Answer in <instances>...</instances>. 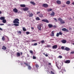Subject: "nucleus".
<instances>
[{"instance_id":"72a5a7b5","label":"nucleus","mask_w":74,"mask_h":74,"mask_svg":"<svg viewBox=\"0 0 74 74\" xmlns=\"http://www.w3.org/2000/svg\"><path fill=\"white\" fill-rule=\"evenodd\" d=\"M61 48L62 49H63V50H65V49H64V46H62L61 47Z\"/></svg>"},{"instance_id":"aec40b11","label":"nucleus","mask_w":74,"mask_h":74,"mask_svg":"<svg viewBox=\"0 0 74 74\" xmlns=\"http://www.w3.org/2000/svg\"><path fill=\"white\" fill-rule=\"evenodd\" d=\"M66 4L69 5L70 4V1H68L66 2Z\"/></svg>"},{"instance_id":"20e7f679","label":"nucleus","mask_w":74,"mask_h":74,"mask_svg":"<svg viewBox=\"0 0 74 74\" xmlns=\"http://www.w3.org/2000/svg\"><path fill=\"white\" fill-rule=\"evenodd\" d=\"M42 22H46V23H49V21L47 19H43L42 20Z\"/></svg>"},{"instance_id":"338daca9","label":"nucleus","mask_w":74,"mask_h":74,"mask_svg":"<svg viewBox=\"0 0 74 74\" xmlns=\"http://www.w3.org/2000/svg\"><path fill=\"white\" fill-rule=\"evenodd\" d=\"M58 69H60L58 67Z\"/></svg>"},{"instance_id":"a19ab883","label":"nucleus","mask_w":74,"mask_h":74,"mask_svg":"<svg viewBox=\"0 0 74 74\" xmlns=\"http://www.w3.org/2000/svg\"><path fill=\"white\" fill-rule=\"evenodd\" d=\"M33 59H36V57L35 56H33Z\"/></svg>"},{"instance_id":"4c0bfd02","label":"nucleus","mask_w":74,"mask_h":74,"mask_svg":"<svg viewBox=\"0 0 74 74\" xmlns=\"http://www.w3.org/2000/svg\"><path fill=\"white\" fill-rule=\"evenodd\" d=\"M59 34L58 33H57L56 36L57 37H58L59 36Z\"/></svg>"},{"instance_id":"58836bf2","label":"nucleus","mask_w":74,"mask_h":74,"mask_svg":"<svg viewBox=\"0 0 74 74\" xmlns=\"http://www.w3.org/2000/svg\"><path fill=\"white\" fill-rule=\"evenodd\" d=\"M47 48H50L51 47V45H47Z\"/></svg>"},{"instance_id":"680f3d73","label":"nucleus","mask_w":74,"mask_h":74,"mask_svg":"<svg viewBox=\"0 0 74 74\" xmlns=\"http://www.w3.org/2000/svg\"><path fill=\"white\" fill-rule=\"evenodd\" d=\"M72 4H73V5H74V2H73L72 3Z\"/></svg>"},{"instance_id":"69168bd1","label":"nucleus","mask_w":74,"mask_h":74,"mask_svg":"<svg viewBox=\"0 0 74 74\" xmlns=\"http://www.w3.org/2000/svg\"><path fill=\"white\" fill-rule=\"evenodd\" d=\"M63 7H65V5H64V6H63Z\"/></svg>"},{"instance_id":"a878e982","label":"nucleus","mask_w":74,"mask_h":74,"mask_svg":"<svg viewBox=\"0 0 74 74\" xmlns=\"http://www.w3.org/2000/svg\"><path fill=\"white\" fill-rule=\"evenodd\" d=\"M47 11H48L49 12L50 11H52V9H49L47 10Z\"/></svg>"},{"instance_id":"49530a36","label":"nucleus","mask_w":74,"mask_h":74,"mask_svg":"<svg viewBox=\"0 0 74 74\" xmlns=\"http://www.w3.org/2000/svg\"><path fill=\"white\" fill-rule=\"evenodd\" d=\"M24 64H25L26 66H27V63L26 62H24Z\"/></svg>"},{"instance_id":"5701e85b","label":"nucleus","mask_w":74,"mask_h":74,"mask_svg":"<svg viewBox=\"0 0 74 74\" xmlns=\"http://www.w3.org/2000/svg\"><path fill=\"white\" fill-rule=\"evenodd\" d=\"M39 16V17H40V18H42L44 17V16H43V15H42V14H40Z\"/></svg>"},{"instance_id":"0e129e2a","label":"nucleus","mask_w":74,"mask_h":74,"mask_svg":"<svg viewBox=\"0 0 74 74\" xmlns=\"http://www.w3.org/2000/svg\"><path fill=\"white\" fill-rule=\"evenodd\" d=\"M45 53H43V55H45Z\"/></svg>"},{"instance_id":"4d7b16f0","label":"nucleus","mask_w":74,"mask_h":74,"mask_svg":"<svg viewBox=\"0 0 74 74\" xmlns=\"http://www.w3.org/2000/svg\"><path fill=\"white\" fill-rule=\"evenodd\" d=\"M49 65H51V63H49L48 64Z\"/></svg>"},{"instance_id":"a211bd4d","label":"nucleus","mask_w":74,"mask_h":74,"mask_svg":"<svg viewBox=\"0 0 74 74\" xmlns=\"http://www.w3.org/2000/svg\"><path fill=\"white\" fill-rule=\"evenodd\" d=\"M0 20H4L5 19V17L2 16L0 17Z\"/></svg>"},{"instance_id":"7ed1b4c3","label":"nucleus","mask_w":74,"mask_h":74,"mask_svg":"<svg viewBox=\"0 0 74 74\" xmlns=\"http://www.w3.org/2000/svg\"><path fill=\"white\" fill-rule=\"evenodd\" d=\"M23 9L24 11H27L29 10V8L27 7H26L24 8H23Z\"/></svg>"},{"instance_id":"9d476101","label":"nucleus","mask_w":74,"mask_h":74,"mask_svg":"<svg viewBox=\"0 0 74 74\" xmlns=\"http://www.w3.org/2000/svg\"><path fill=\"white\" fill-rule=\"evenodd\" d=\"M54 31H53L51 32V34H50V36H52V37H53L54 36Z\"/></svg>"},{"instance_id":"e2e57ef3","label":"nucleus","mask_w":74,"mask_h":74,"mask_svg":"<svg viewBox=\"0 0 74 74\" xmlns=\"http://www.w3.org/2000/svg\"><path fill=\"white\" fill-rule=\"evenodd\" d=\"M32 45L34 46V44H31Z\"/></svg>"},{"instance_id":"1a4fd4ad","label":"nucleus","mask_w":74,"mask_h":74,"mask_svg":"<svg viewBox=\"0 0 74 74\" xmlns=\"http://www.w3.org/2000/svg\"><path fill=\"white\" fill-rule=\"evenodd\" d=\"M64 62L65 63H70V60H67L64 61Z\"/></svg>"},{"instance_id":"473e14b6","label":"nucleus","mask_w":74,"mask_h":74,"mask_svg":"<svg viewBox=\"0 0 74 74\" xmlns=\"http://www.w3.org/2000/svg\"><path fill=\"white\" fill-rule=\"evenodd\" d=\"M28 69L29 70H31L32 69V67L30 66H28Z\"/></svg>"},{"instance_id":"9b49d317","label":"nucleus","mask_w":74,"mask_h":74,"mask_svg":"<svg viewBox=\"0 0 74 74\" xmlns=\"http://www.w3.org/2000/svg\"><path fill=\"white\" fill-rule=\"evenodd\" d=\"M58 47V46L57 45H54L52 46V48L53 49H56Z\"/></svg>"},{"instance_id":"b1692460","label":"nucleus","mask_w":74,"mask_h":74,"mask_svg":"<svg viewBox=\"0 0 74 74\" xmlns=\"http://www.w3.org/2000/svg\"><path fill=\"white\" fill-rule=\"evenodd\" d=\"M6 22H7V21H6V20L5 19H4L2 21V22L3 23H5Z\"/></svg>"},{"instance_id":"6e6d98bb","label":"nucleus","mask_w":74,"mask_h":74,"mask_svg":"<svg viewBox=\"0 0 74 74\" xmlns=\"http://www.w3.org/2000/svg\"><path fill=\"white\" fill-rule=\"evenodd\" d=\"M32 42H34V41H36V40H33L32 41Z\"/></svg>"},{"instance_id":"6ab92c4d","label":"nucleus","mask_w":74,"mask_h":74,"mask_svg":"<svg viewBox=\"0 0 74 74\" xmlns=\"http://www.w3.org/2000/svg\"><path fill=\"white\" fill-rule=\"evenodd\" d=\"M29 17H32L33 16V14H32V13H29Z\"/></svg>"},{"instance_id":"f257e3e1","label":"nucleus","mask_w":74,"mask_h":74,"mask_svg":"<svg viewBox=\"0 0 74 74\" xmlns=\"http://www.w3.org/2000/svg\"><path fill=\"white\" fill-rule=\"evenodd\" d=\"M58 20L60 21V23L61 24H63L65 23V21H64L61 18H59L58 19Z\"/></svg>"},{"instance_id":"3c124183","label":"nucleus","mask_w":74,"mask_h":74,"mask_svg":"<svg viewBox=\"0 0 74 74\" xmlns=\"http://www.w3.org/2000/svg\"><path fill=\"white\" fill-rule=\"evenodd\" d=\"M40 13V12H38L37 13V14H39Z\"/></svg>"},{"instance_id":"ea45409f","label":"nucleus","mask_w":74,"mask_h":74,"mask_svg":"<svg viewBox=\"0 0 74 74\" xmlns=\"http://www.w3.org/2000/svg\"><path fill=\"white\" fill-rule=\"evenodd\" d=\"M26 34H29L30 32H26Z\"/></svg>"},{"instance_id":"8fccbe9b","label":"nucleus","mask_w":74,"mask_h":74,"mask_svg":"<svg viewBox=\"0 0 74 74\" xmlns=\"http://www.w3.org/2000/svg\"><path fill=\"white\" fill-rule=\"evenodd\" d=\"M4 25V24H3V23L0 24V26H2L3 25Z\"/></svg>"},{"instance_id":"4be33fe9","label":"nucleus","mask_w":74,"mask_h":74,"mask_svg":"<svg viewBox=\"0 0 74 74\" xmlns=\"http://www.w3.org/2000/svg\"><path fill=\"white\" fill-rule=\"evenodd\" d=\"M20 6L21 7H25L26 5L25 4H21L20 5Z\"/></svg>"},{"instance_id":"dca6fc26","label":"nucleus","mask_w":74,"mask_h":74,"mask_svg":"<svg viewBox=\"0 0 74 74\" xmlns=\"http://www.w3.org/2000/svg\"><path fill=\"white\" fill-rule=\"evenodd\" d=\"M48 26L49 27V28H51L53 27V25L51 24H48Z\"/></svg>"},{"instance_id":"f8f14e48","label":"nucleus","mask_w":74,"mask_h":74,"mask_svg":"<svg viewBox=\"0 0 74 74\" xmlns=\"http://www.w3.org/2000/svg\"><path fill=\"white\" fill-rule=\"evenodd\" d=\"M61 42H62L63 44H65V43H66L67 41H66V40H61Z\"/></svg>"},{"instance_id":"5fc2aeb1","label":"nucleus","mask_w":74,"mask_h":74,"mask_svg":"<svg viewBox=\"0 0 74 74\" xmlns=\"http://www.w3.org/2000/svg\"><path fill=\"white\" fill-rule=\"evenodd\" d=\"M31 29L32 30H33L34 29V28L33 27H31Z\"/></svg>"},{"instance_id":"37998d69","label":"nucleus","mask_w":74,"mask_h":74,"mask_svg":"<svg viewBox=\"0 0 74 74\" xmlns=\"http://www.w3.org/2000/svg\"><path fill=\"white\" fill-rule=\"evenodd\" d=\"M41 43H44L45 42V41L44 40H42L41 41Z\"/></svg>"},{"instance_id":"13d9d810","label":"nucleus","mask_w":74,"mask_h":74,"mask_svg":"<svg viewBox=\"0 0 74 74\" xmlns=\"http://www.w3.org/2000/svg\"><path fill=\"white\" fill-rule=\"evenodd\" d=\"M0 30H3V29L0 27Z\"/></svg>"},{"instance_id":"c85d7f7f","label":"nucleus","mask_w":74,"mask_h":74,"mask_svg":"<svg viewBox=\"0 0 74 74\" xmlns=\"http://www.w3.org/2000/svg\"><path fill=\"white\" fill-rule=\"evenodd\" d=\"M17 33H18V34H21V33H22V32L21 31H18L17 32Z\"/></svg>"},{"instance_id":"412c9836","label":"nucleus","mask_w":74,"mask_h":74,"mask_svg":"<svg viewBox=\"0 0 74 74\" xmlns=\"http://www.w3.org/2000/svg\"><path fill=\"white\" fill-rule=\"evenodd\" d=\"M64 71V69H62L61 71H59L60 73L61 72H62V74L63 73V72Z\"/></svg>"},{"instance_id":"79ce46f5","label":"nucleus","mask_w":74,"mask_h":74,"mask_svg":"<svg viewBox=\"0 0 74 74\" xmlns=\"http://www.w3.org/2000/svg\"><path fill=\"white\" fill-rule=\"evenodd\" d=\"M58 58H60V59H61V58H62V56H59L58 57Z\"/></svg>"},{"instance_id":"c03bdc74","label":"nucleus","mask_w":74,"mask_h":74,"mask_svg":"<svg viewBox=\"0 0 74 74\" xmlns=\"http://www.w3.org/2000/svg\"><path fill=\"white\" fill-rule=\"evenodd\" d=\"M54 28H56V27H57L56 26V25H54L53 26V27Z\"/></svg>"},{"instance_id":"bf43d9fd","label":"nucleus","mask_w":74,"mask_h":74,"mask_svg":"<svg viewBox=\"0 0 74 74\" xmlns=\"http://www.w3.org/2000/svg\"><path fill=\"white\" fill-rule=\"evenodd\" d=\"M23 54V53H22V52H21V55H22V54Z\"/></svg>"},{"instance_id":"2f4dec72","label":"nucleus","mask_w":74,"mask_h":74,"mask_svg":"<svg viewBox=\"0 0 74 74\" xmlns=\"http://www.w3.org/2000/svg\"><path fill=\"white\" fill-rule=\"evenodd\" d=\"M23 31H26V29H25V28L24 27H23Z\"/></svg>"},{"instance_id":"de8ad7c7","label":"nucleus","mask_w":74,"mask_h":74,"mask_svg":"<svg viewBox=\"0 0 74 74\" xmlns=\"http://www.w3.org/2000/svg\"><path fill=\"white\" fill-rule=\"evenodd\" d=\"M37 45V43H35L34 44V46H36V45Z\"/></svg>"},{"instance_id":"0eeeda50","label":"nucleus","mask_w":74,"mask_h":74,"mask_svg":"<svg viewBox=\"0 0 74 74\" xmlns=\"http://www.w3.org/2000/svg\"><path fill=\"white\" fill-rule=\"evenodd\" d=\"M41 27H42V24H40L38 26V28L39 30H41Z\"/></svg>"},{"instance_id":"ddd939ff","label":"nucleus","mask_w":74,"mask_h":74,"mask_svg":"<svg viewBox=\"0 0 74 74\" xmlns=\"http://www.w3.org/2000/svg\"><path fill=\"white\" fill-rule=\"evenodd\" d=\"M56 2L58 4H61V1L60 0H57Z\"/></svg>"},{"instance_id":"a18cd8bd","label":"nucleus","mask_w":74,"mask_h":74,"mask_svg":"<svg viewBox=\"0 0 74 74\" xmlns=\"http://www.w3.org/2000/svg\"><path fill=\"white\" fill-rule=\"evenodd\" d=\"M70 53H71V54H73V53H74V51H71Z\"/></svg>"},{"instance_id":"2eb2a0df","label":"nucleus","mask_w":74,"mask_h":74,"mask_svg":"<svg viewBox=\"0 0 74 74\" xmlns=\"http://www.w3.org/2000/svg\"><path fill=\"white\" fill-rule=\"evenodd\" d=\"M16 55L17 57H19V56H21V54H20V53L19 52H18L17 53Z\"/></svg>"},{"instance_id":"7c9ffc66","label":"nucleus","mask_w":74,"mask_h":74,"mask_svg":"<svg viewBox=\"0 0 74 74\" xmlns=\"http://www.w3.org/2000/svg\"><path fill=\"white\" fill-rule=\"evenodd\" d=\"M14 26H19V24H14Z\"/></svg>"},{"instance_id":"c756f323","label":"nucleus","mask_w":74,"mask_h":74,"mask_svg":"<svg viewBox=\"0 0 74 74\" xmlns=\"http://www.w3.org/2000/svg\"><path fill=\"white\" fill-rule=\"evenodd\" d=\"M2 39L3 41H4L5 40V37L4 36H3L2 38Z\"/></svg>"},{"instance_id":"cd10ccee","label":"nucleus","mask_w":74,"mask_h":74,"mask_svg":"<svg viewBox=\"0 0 74 74\" xmlns=\"http://www.w3.org/2000/svg\"><path fill=\"white\" fill-rule=\"evenodd\" d=\"M36 20H37V21H40V19L39 18V17H37L36 18Z\"/></svg>"},{"instance_id":"423d86ee","label":"nucleus","mask_w":74,"mask_h":74,"mask_svg":"<svg viewBox=\"0 0 74 74\" xmlns=\"http://www.w3.org/2000/svg\"><path fill=\"white\" fill-rule=\"evenodd\" d=\"M62 31H64V32H65V31H66V32H69V30L68 29H67L66 28H64L62 29Z\"/></svg>"},{"instance_id":"e433bc0d","label":"nucleus","mask_w":74,"mask_h":74,"mask_svg":"<svg viewBox=\"0 0 74 74\" xmlns=\"http://www.w3.org/2000/svg\"><path fill=\"white\" fill-rule=\"evenodd\" d=\"M29 52L30 53H32V54H33V52L32 50H30L29 51Z\"/></svg>"},{"instance_id":"bb28decb","label":"nucleus","mask_w":74,"mask_h":74,"mask_svg":"<svg viewBox=\"0 0 74 74\" xmlns=\"http://www.w3.org/2000/svg\"><path fill=\"white\" fill-rule=\"evenodd\" d=\"M51 16H54L55 15V12H52L51 14Z\"/></svg>"},{"instance_id":"864d4df0","label":"nucleus","mask_w":74,"mask_h":74,"mask_svg":"<svg viewBox=\"0 0 74 74\" xmlns=\"http://www.w3.org/2000/svg\"><path fill=\"white\" fill-rule=\"evenodd\" d=\"M45 56L47 57V56H48V54H46L45 55Z\"/></svg>"},{"instance_id":"603ef678","label":"nucleus","mask_w":74,"mask_h":74,"mask_svg":"<svg viewBox=\"0 0 74 74\" xmlns=\"http://www.w3.org/2000/svg\"><path fill=\"white\" fill-rule=\"evenodd\" d=\"M54 21H57V19L55 18H53Z\"/></svg>"},{"instance_id":"f03ea898","label":"nucleus","mask_w":74,"mask_h":74,"mask_svg":"<svg viewBox=\"0 0 74 74\" xmlns=\"http://www.w3.org/2000/svg\"><path fill=\"white\" fill-rule=\"evenodd\" d=\"M19 20L18 18H16L13 21V23H18V24H19Z\"/></svg>"},{"instance_id":"774afa93","label":"nucleus","mask_w":74,"mask_h":74,"mask_svg":"<svg viewBox=\"0 0 74 74\" xmlns=\"http://www.w3.org/2000/svg\"><path fill=\"white\" fill-rule=\"evenodd\" d=\"M73 45H74V43L73 44Z\"/></svg>"},{"instance_id":"09e8293b","label":"nucleus","mask_w":74,"mask_h":74,"mask_svg":"<svg viewBox=\"0 0 74 74\" xmlns=\"http://www.w3.org/2000/svg\"><path fill=\"white\" fill-rule=\"evenodd\" d=\"M51 74H55V73H54V72H52V71H51Z\"/></svg>"},{"instance_id":"39448f33","label":"nucleus","mask_w":74,"mask_h":74,"mask_svg":"<svg viewBox=\"0 0 74 74\" xmlns=\"http://www.w3.org/2000/svg\"><path fill=\"white\" fill-rule=\"evenodd\" d=\"M42 6L44 7H45V8H47L48 7V5L47 4L44 3L42 5Z\"/></svg>"},{"instance_id":"f3484780","label":"nucleus","mask_w":74,"mask_h":74,"mask_svg":"<svg viewBox=\"0 0 74 74\" xmlns=\"http://www.w3.org/2000/svg\"><path fill=\"white\" fill-rule=\"evenodd\" d=\"M2 49H3V50H5L7 49V48L6 47H5V46H3Z\"/></svg>"},{"instance_id":"f704fd0d","label":"nucleus","mask_w":74,"mask_h":74,"mask_svg":"<svg viewBox=\"0 0 74 74\" xmlns=\"http://www.w3.org/2000/svg\"><path fill=\"white\" fill-rule=\"evenodd\" d=\"M36 66L37 68H38V67H39V65H38V64H36Z\"/></svg>"},{"instance_id":"c9c22d12","label":"nucleus","mask_w":74,"mask_h":74,"mask_svg":"<svg viewBox=\"0 0 74 74\" xmlns=\"http://www.w3.org/2000/svg\"><path fill=\"white\" fill-rule=\"evenodd\" d=\"M59 34L60 35H62V34H63V33H62V32H59Z\"/></svg>"},{"instance_id":"4468645a","label":"nucleus","mask_w":74,"mask_h":74,"mask_svg":"<svg viewBox=\"0 0 74 74\" xmlns=\"http://www.w3.org/2000/svg\"><path fill=\"white\" fill-rule=\"evenodd\" d=\"M66 51H69L70 50V49L67 47H66L65 49H64Z\"/></svg>"},{"instance_id":"393cba45","label":"nucleus","mask_w":74,"mask_h":74,"mask_svg":"<svg viewBox=\"0 0 74 74\" xmlns=\"http://www.w3.org/2000/svg\"><path fill=\"white\" fill-rule=\"evenodd\" d=\"M30 3L31 4H33V5H35L36 4V3L34 1H31Z\"/></svg>"},{"instance_id":"052dcab7","label":"nucleus","mask_w":74,"mask_h":74,"mask_svg":"<svg viewBox=\"0 0 74 74\" xmlns=\"http://www.w3.org/2000/svg\"><path fill=\"white\" fill-rule=\"evenodd\" d=\"M1 13H2V12L0 10V14H1Z\"/></svg>"},{"instance_id":"6e6552de","label":"nucleus","mask_w":74,"mask_h":74,"mask_svg":"<svg viewBox=\"0 0 74 74\" xmlns=\"http://www.w3.org/2000/svg\"><path fill=\"white\" fill-rule=\"evenodd\" d=\"M13 11L14 12H15L16 13H17L18 11V10L16 8L14 9H13Z\"/></svg>"}]
</instances>
